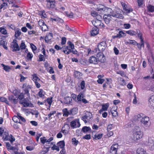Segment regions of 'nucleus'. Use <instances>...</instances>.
Listing matches in <instances>:
<instances>
[{
	"label": "nucleus",
	"instance_id": "1",
	"mask_svg": "<svg viewBox=\"0 0 154 154\" xmlns=\"http://www.w3.org/2000/svg\"><path fill=\"white\" fill-rule=\"evenodd\" d=\"M120 10L118 11H114L112 9L106 7L105 10L104 12H106L109 13V15L113 17L116 18L122 19L123 18V16L121 14Z\"/></svg>",
	"mask_w": 154,
	"mask_h": 154
},
{
	"label": "nucleus",
	"instance_id": "2",
	"mask_svg": "<svg viewBox=\"0 0 154 154\" xmlns=\"http://www.w3.org/2000/svg\"><path fill=\"white\" fill-rule=\"evenodd\" d=\"M2 139L4 141H9L11 143L15 141V139L12 134L9 135L8 132L5 131L3 135Z\"/></svg>",
	"mask_w": 154,
	"mask_h": 154
},
{
	"label": "nucleus",
	"instance_id": "3",
	"mask_svg": "<svg viewBox=\"0 0 154 154\" xmlns=\"http://www.w3.org/2000/svg\"><path fill=\"white\" fill-rule=\"evenodd\" d=\"M19 103L20 104L23 105L24 107L33 106V104L29 101L28 98H24L23 100L19 101Z\"/></svg>",
	"mask_w": 154,
	"mask_h": 154
},
{
	"label": "nucleus",
	"instance_id": "4",
	"mask_svg": "<svg viewBox=\"0 0 154 154\" xmlns=\"http://www.w3.org/2000/svg\"><path fill=\"white\" fill-rule=\"evenodd\" d=\"M144 143L148 146L150 150H154V141L151 137H149L147 140Z\"/></svg>",
	"mask_w": 154,
	"mask_h": 154
},
{
	"label": "nucleus",
	"instance_id": "5",
	"mask_svg": "<svg viewBox=\"0 0 154 154\" xmlns=\"http://www.w3.org/2000/svg\"><path fill=\"white\" fill-rule=\"evenodd\" d=\"M106 39L105 38L103 39L102 41L98 45V49L99 51H103L107 47L106 43Z\"/></svg>",
	"mask_w": 154,
	"mask_h": 154
},
{
	"label": "nucleus",
	"instance_id": "6",
	"mask_svg": "<svg viewBox=\"0 0 154 154\" xmlns=\"http://www.w3.org/2000/svg\"><path fill=\"white\" fill-rule=\"evenodd\" d=\"M17 42V40L14 39L11 43L10 47L12 49L13 52L19 51L20 50V48Z\"/></svg>",
	"mask_w": 154,
	"mask_h": 154
},
{
	"label": "nucleus",
	"instance_id": "7",
	"mask_svg": "<svg viewBox=\"0 0 154 154\" xmlns=\"http://www.w3.org/2000/svg\"><path fill=\"white\" fill-rule=\"evenodd\" d=\"M76 109V108H74L68 111L67 108L64 109L62 110L63 113V116L67 117L69 115L75 114L76 112H73Z\"/></svg>",
	"mask_w": 154,
	"mask_h": 154
},
{
	"label": "nucleus",
	"instance_id": "8",
	"mask_svg": "<svg viewBox=\"0 0 154 154\" xmlns=\"http://www.w3.org/2000/svg\"><path fill=\"white\" fill-rule=\"evenodd\" d=\"M143 134L142 132L139 130V131H134L133 133V139L134 140L141 138L143 137Z\"/></svg>",
	"mask_w": 154,
	"mask_h": 154
},
{
	"label": "nucleus",
	"instance_id": "9",
	"mask_svg": "<svg viewBox=\"0 0 154 154\" xmlns=\"http://www.w3.org/2000/svg\"><path fill=\"white\" fill-rule=\"evenodd\" d=\"M70 125L72 128L79 127L81 125L79 119H75L71 122L70 123Z\"/></svg>",
	"mask_w": 154,
	"mask_h": 154
},
{
	"label": "nucleus",
	"instance_id": "10",
	"mask_svg": "<svg viewBox=\"0 0 154 154\" xmlns=\"http://www.w3.org/2000/svg\"><path fill=\"white\" fill-rule=\"evenodd\" d=\"M22 88L23 91L24 92V94H26L28 97H30V94L29 93V90L31 89V87L29 85H27L26 84H24L23 85Z\"/></svg>",
	"mask_w": 154,
	"mask_h": 154
},
{
	"label": "nucleus",
	"instance_id": "11",
	"mask_svg": "<svg viewBox=\"0 0 154 154\" xmlns=\"http://www.w3.org/2000/svg\"><path fill=\"white\" fill-rule=\"evenodd\" d=\"M149 118L147 116H144L140 120L141 122L146 127H148L150 125V122H149Z\"/></svg>",
	"mask_w": 154,
	"mask_h": 154
},
{
	"label": "nucleus",
	"instance_id": "12",
	"mask_svg": "<svg viewBox=\"0 0 154 154\" xmlns=\"http://www.w3.org/2000/svg\"><path fill=\"white\" fill-rule=\"evenodd\" d=\"M46 7L48 9L54 8L55 7L54 0H46Z\"/></svg>",
	"mask_w": 154,
	"mask_h": 154
},
{
	"label": "nucleus",
	"instance_id": "13",
	"mask_svg": "<svg viewBox=\"0 0 154 154\" xmlns=\"http://www.w3.org/2000/svg\"><path fill=\"white\" fill-rule=\"evenodd\" d=\"M97 57H98V61H99L101 63H104L106 60L105 56L102 52L98 53L97 55Z\"/></svg>",
	"mask_w": 154,
	"mask_h": 154
},
{
	"label": "nucleus",
	"instance_id": "14",
	"mask_svg": "<svg viewBox=\"0 0 154 154\" xmlns=\"http://www.w3.org/2000/svg\"><path fill=\"white\" fill-rule=\"evenodd\" d=\"M88 61L89 63L95 65L97 64L98 63V58H97L96 57L94 56H92L90 57L88 60Z\"/></svg>",
	"mask_w": 154,
	"mask_h": 154
},
{
	"label": "nucleus",
	"instance_id": "15",
	"mask_svg": "<svg viewBox=\"0 0 154 154\" xmlns=\"http://www.w3.org/2000/svg\"><path fill=\"white\" fill-rule=\"evenodd\" d=\"M92 24L94 26V27H98L99 26H104V25L101 22V21L98 20H93L92 22Z\"/></svg>",
	"mask_w": 154,
	"mask_h": 154
},
{
	"label": "nucleus",
	"instance_id": "16",
	"mask_svg": "<svg viewBox=\"0 0 154 154\" xmlns=\"http://www.w3.org/2000/svg\"><path fill=\"white\" fill-rule=\"evenodd\" d=\"M119 145L118 144H115L112 145L110 148V152L113 154H117V151Z\"/></svg>",
	"mask_w": 154,
	"mask_h": 154
},
{
	"label": "nucleus",
	"instance_id": "17",
	"mask_svg": "<svg viewBox=\"0 0 154 154\" xmlns=\"http://www.w3.org/2000/svg\"><path fill=\"white\" fill-rule=\"evenodd\" d=\"M112 16L109 15V14H105L103 16V19L105 23L108 24L109 23L110 21L112 19Z\"/></svg>",
	"mask_w": 154,
	"mask_h": 154
},
{
	"label": "nucleus",
	"instance_id": "18",
	"mask_svg": "<svg viewBox=\"0 0 154 154\" xmlns=\"http://www.w3.org/2000/svg\"><path fill=\"white\" fill-rule=\"evenodd\" d=\"M72 100L71 97L67 96L64 97L63 99V103L65 104H69L72 103Z\"/></svg>",
	"mask_w": 154,
	"mask_h": 154
},
{
	"label": "nucleus",
	"instance_id": "19",
	"mask_svg": "<svg viewBox=\"0 0 154 154\" xmlns=\"http://www.w3.org/2000/svg\"><path fill=\"white\" fill-rule=\"evenodd\" d=\"M99 29L97 27H93L91 31V36H95L98 33Z\"/></svg>",
	"mask_w": 154,
	"mask_h": 154
},
{
	"label": "nucleus",
	"instance_id": "20",
	"mask_svg": "<svg viewBox=\"0 0 154 154\" xmlns=\"http://www.w3.org/2000/svg\"><path fill=\"white\" fill-rule=\"evenodd\" d=\"M109 104L108 103L103 104L102 106V109L99 110L100 113L101 114L103 111H106L109 107Z\"/></svg>",
	"mask_w": 154,
	"mask_h": 154
},
{
	"label": "nucleus",
	"instance_id": "21",
	"mask_svg": "<svg viewBox=\"0 0 154 154\" xmlns=\"http://www.w3.org/2000/svg\"><path fill=\"white\" fill-rule=\"evenodd\" d=\"M82 132L86 134L88 132H91V130L90 127L85 126L82 128Z\"/></svg>",
	"mask_w": 154,
	"mask_h": 154
},
{
	"label": "nucleus",
	"instance_id": "22",
	"mask_svg": "<svg viewBox=\"0 0 154 154\" xmlns=\"http://www.w3.org/2000/svg\"><path fill=\"white\" fill-rule=\"evenodd\" d=\"M106 7L102 5H99L96 8V10L98 11H100L101 12H104Z\"/></svg>",
	"mask_w": 154,
	"mask_h": 154
},
{
	"label": "nucleus",
	"instance_id": "23",
	"mask_svg": "<svg viewBox=\"0 0 154 154\" xmlns=\"http://www.w3.org/2000/svg\"><path fill=\"white\" fill-rule=\"evenodd\" d=\"M119 32L117 34V37H118L119 38H120L122 37H124L126 36V34L123 31L121 30V29H118Z\"/></svg>",
	"mask_w": 154,
	"mask_h": 154
},
{
	"label": "nucleus",
	"instance_id": "24",
	"mask_svg": "<svg viewBox=\"0 0 154 154\" xmlns=\"http://www.w3.org/2000/svg\"><path fill=\"white\" fill-rule=\"evenodd\" d=\"M57 145L60 147V148L65 149V143L64 140H62L59 141L57 143Z\"/></svg>",
	"mask_w": 154,
	"mask_h": 154
},
{
	"label": "nucleus",
	"instance_id": "25",
	"mask_svg": "<svg viewBox=\"0 0 154 154\" xmlns=\"http://www.w3.org/2000/svg\"><path fill=\"white\" fill-rule=\"evenodd\" d=\"M53 36L52 33H49L48 35H47L45 38V41L46 42H48L51 39Z\"/></svg>",
	"mask_w": 154,
	"mask_h": 154
},
{
	"label": "nucleus",
	"instance_id": "26",
	"mask_svg": "<svg viewBox=\"0 0 154 154\" xmlns=\"http://www.w3.org/2000/svg\"><path fill=\"white\" fill-rule=\"evenodd\" d=\"M84 97V93L83 92H81L78 95L77 100L79 101H81Z\"/></svg>",
	"mask_w": 154,
	"mask_h": 154
},
{
	"label": "nucleus",
	"instance_id": "27",
	"mask_svg": "<svg viewBox=\"0 0 154 154\" xmlns=\"http://www.w3.org/2000/svg\"><path fill=\"white\" fill-rule=\"evenodd\" d=\"M137 154H147L146 151L143 148H138L137 150Z\"/></svg>",
	"mask_w": 154,
	"mask_h": 154
},
{
	"label": "nucleus",
	"instance_id": "28",
	"mask_svg": "<svg viewBox=\"0 0 154 154\" xmlns=\"http://www.w3.org/2000/svg\"><path fill=\"white\" fill-rule=\"evenodd\" d=\"M140 44L137 43V44H136L138 48L140 49H141L142 47H144V42L143 40H142L141 41H140Z\"/></svg>",
	"mask_w": 154,
	"mask_h": 154
},
{
	"label": "nucleus",
	"instance_id": "29",
	"mask_svg": "<svg viewBox=\"0 0 154 154\" xmlns=\"http://www.w3.org/2000/svg\"><path fill=\"white\" fill-rule=\"evenodd\" d=\"M32 76L33 77L32 79L34 82L40 81V79L38 77H37V75L36 74L34 73L32 75Z\"/></svg>",
	"mask_w": 154,
	"mask_h": 154
},
{
	"label": "nucleus",
	"instance_id": "30",
	"mask_svg": "<svg viewBox=\"0 0 154 154\" xmlns=\"http://www.w3.org/2000/svg\"><path fill=\"white\" fill-rule=\"evenodd\" d=\"M126 33L131 35H136V32L132 30H129L126 31Z\"/></svg>",
	"mask_w": 154,
	"mask_h": 154
},
{
	"label": "nucleus",
	"instance_id": "31",
	"mask_svg": "<svg viewBox=\"0 0 154 154\" xmlns=\"http://www.w3.org/2000/svg\"><path fill=\"white\" fill-rule=\"evenodd\" d=\"M143 114H139L137 115L134 116V119L135 120H139L140 119L141 120V118L143 117Z\"/></svg>",
	"mask_w": 154,
	"mask_h": 154
},
{
	"label": "nucleus",
	"instance_id": "32",
	"mask_svg": "<svg viewBox=\"0 0 154 154\" xmlns=\"http://www.w3.org/2000/svg\"><path fill=\"white\" fill-rule=\"evenodd\" d=\"M1 66L3 67V69L6 72H9V70L11 69L9 66L5 65L3 63L1 64Z\"/></svg>",
	"mask_w": 154,
	"mask_h": 154
},
{
	"label": "nucleus",
	"instance_id": "33",
	"mask_svg": "<svg viewBox=\"0 0 154 154\" xmlns=\"http://www.w3.org/2000/svg\"><path fill=\"white\" fill-rule=\"evenodd\" d=\"M149 103L152 106H154V97L152 96L149 99Z\"/></svg>",
	"mask_w": 154,
	"mask_h": 154
},
{
	"label": "nucleus",
	"instance_id": "34",
	"mask_svg": "<svg viewBox=\"0 0 154 154\" xmlns=\"http://www.w3.org/2000/svg\"><path fill=\"white\" fill-rule=\"evenodd\" d=\"M148 11L152 12H154V6L151 5H149L147 7Z\"/></svg>",
	"mask_w": 154,
	"mask_h": 154
},
{
	"label": "nucleus",
	"instance_id": "35",
	"mask_svg": "<svg viewBox=\"0 0 154 154\" xmlns=\"http://www.w3.org/2000/svg\"><path fill=\"white\" fill-rule=\"evenodd\" d=\"M103 134H95L94 136V139L95 140H99L101 138Z\"/></svg>",
	"mask_w": 154,
	"mask_h": 154
},
{
	"label": "nucleus",
	"instance_id": "36",
	"mask_svg": "<svg viewBox=\"0 0 154 154\" xmlns=\"http://www.w3.org/2000/svg\"><path fill=\"white\" fill-rule=\"evenodd\" d=\"M136 33V35L138 34V37L140 39V41L143 40L142 38V34L140 33L139 30H137Z\"/></svg>",
	"mask_w": 154,
	"mask_h": 154
},
{
	"label": "nucleus",
	"instance_id": "37",
	"mask_svg": "<svg viewBox=\"0 0 154 154\" xmlns=\"http://www.w3.org/2000/svg\"><path fill=\"white\" fill-rule=\"evenodd\" d=\"M38 57L39 60H38V61L41 62L42 61H45V57L42 54H40Z\"/></svg>",
	"mask_w": 154,
	"mask_h": 154
},
{
	"label": "nucleus",
	"instance_id": "38",
	"mask_svg": "<svg viewBox=\"0 0 154 154\" xmlns=\"http://www.w3.org/2000/svg\"><path fill=\"white\" fill-rule=\"evenodd\" d=\"M127 42L128 44H131L134 45H136L137 44V42L135 40L130 39L128 40Z\"/></svg>",
	"mask_w": 154,
	"mask_h": 154
},
{
	"label": "nucleus",
	"instance_id": "39",
	"mask_svg": "<svg viewBox=\"0 0 154 154\" xmlns=\"http://www.w3.org/2000/svg\"><path fill=\"white\" fill-rule=\"evenodd\" d=\"M120 85L122 86H124L126 85L125 80L122 78H120Z\"/></svg>",
	"mask_w": 154,
	"mask_h": 154
},
{
	"label": "nucleus",
	"instance_id": "40",
	"mask_svg": "<svg viewBox=\"0 0 154 154\" xmlns=\"http://www.w3.org/2000/svg\"><path fill=\"white\" fill-rule=\"evenodd\" d=\"M42 30L43 31H48V28L45 24H44L41 27Z\"/></svg>",
	"mask_w": 154,
	"mask_h": 154
},
{
	"label": "nucleus",
	"instance_id": "41",
	"mask_svg": "<svg viewBox=\"0 0 154 154\" xmlns=\"http://www.w3.org/2000/svg\"><path fill=\"white\" fill-rule=\"evenodd\" d=\"M72 144L76 146L78 143L79 141L76 140L75 138H73L72 139Z\"/></svg>",
	"mask_w": 154,
	"mask_h": 154
},
{
	"label": "nucleus",
	"instance_id": "42",
	"mask_svg": "<svg viewBox=\"0 0 154 154\" xmlns=\"http://www.w3.org/2000/svg\"><path fill=\"white\" fill-rule=\"evenodd\" d=\"M17 116L18 119H20L23 122H26V119L23 117L21 116L20 114H18Z\"/></svg>",
	"mask_w": 154,
	"mask_h": 154
},
{
	"label": "nucleus",
	"instance_id": "43",
	"mask_svg": "<svg viewBox=\"0 0 154 154\" xmlns=\"http://www.w3.org/2000/svg\"><path fill=\"white\" fill-rule=\"evenodd\" d=\"M56 113V111H54L51 112H50V114H49L48 116V119H49L50 120H51L52 119V118L51 117V116L54 115V114H55Z\"/></svg>",
	"mask_w": 154,
	"mask_h": 154
},
{
	"label": "nucleus",
	"instance_id": "44",
	"mask_svg": "<svg viewBox=\"0 0 154 154\" xmlns=\"http://www.w3.org/2000/svg\"><path fill=\"white\" fill-rule=\"evenodd\" d=\"M85 115L86 116V117L87 118L88 120L90 119L91 118L92 116V114L91 113L88 112H87L85 113Z\"/></svg>",
	"mask_w": 154,
	"mask_h": 154
},
{
	"label": "nucleus",
	"instance_id": "45",
	"mask_svg": "<svg viewBox=\"0 0 154 154\" xmlns=\"http://www.w3.org/2000/svg\"><path fill=\"white\" fill-rule=\"evenodd\" d=\"M51 149L53 150H56L57 151H59L60 150L58 146H56L55 144L53 145L51 147Z\"/></svg>",
	"mask_w": 154,
	"mask_h": 154
},
{
	"label": "nucleus",
	"instance_id": "46",
	"mask_svg": "<svg viewBox=\"0 0 154 154\" xmlns=\"http://www.w3.org/2000/svg\"><path fill=\"white\" fill-rule=\"evenodd\" d=\"M1 102H5L6 103L8 104V101L7 99L5 97H0V100Z\"/></svg>",
	"mask_w": 154,
	"mask_h": 154
},
{
	"label": "nucleus",
	"instance_id": "47",
	"mask_svg": "<svg viewBox=\"0 0 154 154\" xmlns=\"http://www.w3.org/2000/svg\"><path fill=\"white\" fill-rule=\"evenodd\" d=\"M21 34V32L20 30H17L15 32V36L16 38H17Z\"/></svg>",
	"mask_w": 154,
	"mask_h": 154
},
{
	"label": "nucleus",
	"instance_id": "48",
	"mask_svg": "<svg viewBox=\"0 0 154 154\" xmlns=\"http://www.w3.org/2000/svg\"><path fill=\"white\" fill-rule=\"evenodd\" d=\"M67 44L71 48V50H73L74 48V44L72 43L70 41H69L67 42Z\"/></svg>",
	"mask_w": 154,
	"mask_h": 154
},
{
	"label": "nucleus",
	"instance_id": "49",
	"mask_svg": "<svg viewBox=\"0 0 154 154\" xmlns=\"http://www.w3.org/2000/svg\"><path fill=\"white\" fill-rule=\"evenodd\" d=\"M40 140L41 142L43 144H44L46 142L47 139H46V137H45L40 138Z\"/></svg>",
	"mask_w": 154,
	"mask_h": 154
},
{
	"label": "nucleus",
	"instance_id": "50",
	"mask_svg": "<svg viewBox=\"0 0 154 154\" xmlns=\"http://www.w3.org/2000/svg\"><path fill=\"white\" fill-rule=\"evenodd\" d=\"M26 45L24 42H22L20 46V49L21 50H24L26 48Z\"/></svg>",
	"mask_w": 154,
	"mask_h": 154
},
{
	"label": "nucleus",
	"instance_id": "51",
	"mask_svg": "<svg viewBox=\"0 0 154 154\" xmlns=\"http://www.w3.org/2000/svg\"><path fill=\"white\" fill-rule=\"evenodd\" d=\"M82 130H80V129H77L76 131V134L78 136H80L82 134Z\"/></svg>",
	"mask_w": 154,
	"mask_h": 154
},
{
	"label": "nucleus",
	"instance_id": "52",
	"mask_svg": "<svg viewBox=\"0 0 154 154\" xmlns=\"http://www.w3.org/2000/svg\"><path fill=\"white\" fill-rule=\"evenodd\" d=\"M0 32L4 35H6L7 34V31L6 29L2 27L0 28Z\"/></svg>",
	"mask_w": 154,
	"mask_h": 154
},
{
	"label": "nucleus",
	"instance_id": "53",
	"mask_svg": "<svg viewBox=\"0 0 154 154\" xmlns=\"http://www.w3.org/2000/svg\"><path fill=\"white\" fill-rule=\"evenodd\" d=\"M116 73L117 74H120L122 76H125V72L123 71L120 70L119 71H116Z\"/></svg>",
	"mask_w": 154,
	"mask_h": 154
},
{
	"label": "nucleus",
	"instance_id": "54",
	"mask_svg": "<svg viewBox=\"0 0 154 154\" xmlns=\"http://www.w3.org/2000/svg\"><path fill=\"white\" fill-rule=\"evenodd\" d=\"M52 97L48 98L46 100L49 105H50V106H51L52 102Z\"/></svg>",
	"mask_w": 154,
	"mask_h": 154
},
{
	"label": "nucleus",
	"instance_id": "55",
	"mask_svg": "<svg viewBox=\"0 0 154 154\" xmlns=\"http://www.w3.org/2000/svg\"><path fill=\"white\" fill-rule=\"evenodd\" d=\"M30 47L33 52L34 53V51L37 49L36 47L33 44L31 43Z\"/></svg>",
	"mask_w": 154,
	"mask_h": 154
},
{
	"label": "nucleus",
	"instance_id": "56",
	"mask_svg": "<svg viewBox=\"0 0 154 154\" xmlns=\"http://www.w3.org/2000/svg\"><path fill=\"white\" fill-rule=\"evenodd\" d=\"M85 83L84 81H82L80 84L81 88L82 89H83L85 88Z\"/></svg>",
	"mask_w": 154,
	"mask_h": 154
},
{
	"label": "nucleus",
	"instance_id": "57",
	"mask_svg": "<svg viewBox=\"0 0 154 154\" xmlns=\"http://www.w3.org/2000/svg\"><path fill=\"white\" fill-rule=\"evenodd\" d=\"M95 17L96 19L95 20H98L100 21H101V20H102V16L98 14Z\"/></svg>",
	"mask_w": 154,
	"mask_h": 154
},
{
	"label": "nucleus",
	"instance_id": "58",
	"mask_svg": "<svg viewBox=\"0 0 154 154\" xmlns=\"http://www.w3.org/2000/svg\"><path fill=\"white\" fill-rule=\"evenodd\" d=\"M62 51H63L65 54H69L71 53V49H69V50L68 51H67L66 49H62Z\"/></svg>",
	"mask_w": 154,
	"mask_h": 154
},
{
	"label": "nucleus",
	"instance_id": "59",
	"mask_svg": "<svg viewBox=\"0 0 154 154\" xmlns=\"http://www.w3.org/2000/svg\"><path fill=\"white\" fill-rule=\"evenodd\" d=\"M143 0H137V2L138 6L141 7L143 5Z\"/></svg>",
	"mask_w": 154,
	"mask_h": 154
},
{
	"label": "nucleus",
	"instance_id": "60",
	"mask_svg": "<svg viewBox=\"0 0 154 154\" xmlns=\"http://www.w3.org/2000/svg\"><path fill=\"white\" fill-rule=\"evenodd\" d=\"M44 24H45V22L42 20H39V21H38V24L41 27L42 26H43V25H44Z\"/></svg>",
	"mask_w": 154,
	"mask_h": 154
},
{
	"label": "nucleus",
	"instance_id": "61",
	"mask_svg": "<svg viewBox=\"0 0 154 154\" xmlns=\"http://www.w3.org/2000/svg\"><path fill=\"white\" fill-rule=\"evenodd\" d=\"M82 138L84 139L88 140L91 139V135L90 134H86Z\"/></svg>",
	"mask_w": 154,
	"mask_h": 154
},
{
	"label": "nucleus",
	"instance_id": "62",
	"mask_svg": "<svg viewBox=\"0 0 154 154\" xmlns=\"http://www.w3.org/2000/svg\"><path fill=\"white\" fill-rule=\"evenodd\" d=\"M66 42V38L65 37H63L62 38L61 44L62 45L65 44Z\"/></svg>",
	"mask_w": 154,
	"mask_h": 154
},
{
	"label": "nucleus",
	"instance_id": "63",
	"mask_svg": "<svg viewBox=\"0 0 154 154\" xmlns=\"http://www.w3.org/2000/svg\"><path fill=\"white\" fill-rule=\"evenodd\" d=\"M113 116L116 117L118 116V113L117 111L114 110L111 112Z\"/></svg>",
	"mask_w": 154,
	"mask_h": 154
},
{
	"label": "nucleus",
	"instance_id": "64",
	"mask_svg": "<svg viewBox=\"0 0 154 154\" xmlns=\"http://www.w3.org/2000/svg\"><path fill=\"white\" fill-rule=\"evenodd\" d=\"M98 14L97 12L95 11H91V15L94 17H95Z\"/></svg>",
	"mask_w": 154,
	"mask_h": 154
}]
</instances>
